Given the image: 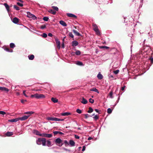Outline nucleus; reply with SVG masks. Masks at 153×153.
<instances>
[{
  "instance_id": "35",
  "label": "nucleus",
  "mask_w": 153,
  "mask_h": 153,
  "mask_svg": "<svg viewBox=\"0 0 153 153\" xmlns=\"http://www.w3.org/2000/svg\"><path fill=\"white\" fill-rule=\"evenodd\" d=\"M75 53L77 55H79L81 54V52L79 50H76Z\"/></svg>"
},
{
  "instance_id": "42",
  "label": "nucleus",
  "mask_w": 153,
  "mask_h": 153,
  "mask_svg": "<svg viewBox=\"0 0 153 153\" xmlns=\"http://www.w3.org/2000/svg\"><path fill=\"white\" fill-rule=\"evenodd\" d=\"M47 145L48 147L50 146L51 144V142L49 140H48L47 141Z\"/></svg>"
},
{
  "instance_id": "53",
  "label": "nucleus",
  "mask_w": 153,
  "mask_h": 153,
  "mask_svg": "<svg viewBox=\"0 0 153 153\" xmlns=\"http://www.w3.org/2000/svg\"><path fill=\"white\" fill-rule=\"evenodd\" d=\"M46 27V26L45 25H42L41 26V28L42 29H44Z\"/></svg>"
},
{
  "instance_id": "24",
  "label": "nucleus",
  "mask_w": 153,
  "mask_h": 153,
  "mask_svg": "<svg viewBox=\"0 0 153 153\" xmlns=\"http://www.w3.org/2000/svg\"><path fill=\"white\" fill-rule=\"evenodd\" d=\"M48 12L50 13L53 14L55 15L56 13V11H54L52 9L48 11Z\"/></svg>"
},
{
  "instance_id": "56",
  "label": "nucleus",
  "mask_w": 153,
  "mask_h": 153,
  "mask_svg": "<svg viewBox=\"0 0 153 153\" xmlns=\"http://www.w3.org/2000/svg\"><path fill=\"white\" fill-rule=\"evenodd\" d=\"M53 133L54 135L57 134H59V131H54L53 132Z\"/></svg>"
},
{
  "instance_id": "13",
  "label": "nucleus",
  "mask_w": 153,
  "mask_h": 153,
  "mask_svg": "<svg viewBox=\"0 0 153 153\" xmlns=\"http://www.w3.org/2000/svg\"><path fill=\"white\" fill-rule=\"evenodd\" d=\"M72 31L75 35L78 36H81V35L77 31H76V30H72Z\"/></svg>"
},
{
  "instance_id": "28",
  "label": "nucleus",
  "mask_w": 153,
  "mask_h": 153,
  "mask_svg": "<svg viewBox=\"0 0 153 153\" xmlns=\"http://www.w3.org/2000/svg\"><path fill=\"white\" fill-rule=\"evenodd\" d=\"M36 143L38 145H40L41 143V138H40L38 139L36 141Z\"/></svg>"
},
{
  "instance_id": "62",
  "label": "nucleus",
  "mask_w": 153,
  "mask_h": 153,
  "mask_svg": "<svg viewBox=\"0 0 153 153\" xmlns=\"http://www.w3.org/2000/svg\"><path fill=\"white\" fill-rule=\"evenodd\" d=\"M125 87H126V86H124L122 87L121 88V90L122 91H123L124 90Z\"/></svg>"
},
{
  "instance_id": "55",
  "label": "nucleus",
  "mask_w": 153,
  "mask_h": 153,
  "mask_svg": "<svg viewBox=\"0 0 153 153\" xmlns=\"http://www.w3.org/2000/svg\"><path fill=\"white\" fill-rule=\"evenodd\" d=\"M0 114L4 115L6 114V113L4 111H0Z\"/></svg>"
},
{
  "instance_id": "3",
  "label": "nucleus",
  "mask_w": 153,
  "mask_h": 153,
  "mask_svg": "<svg viewBox=\"0 0 153 153\" xmlns=\"http://www.w3.org/2000/svg\"><path fill=\"white\" fill-rule=\"evenodd\" d=\"M27 16L29 18H32L33 19H36V16L34 15L31 14L30 12H27Z\"/></svg>"
},
{
  "instance_id": "5",
  "label": "nucleus",
  "mask_w": 153,
  "mask_h": 153,
  "mask_svg": "<svg viewBox=\"0 0 153 153\" xmlns=\"http://www.w3.org/2000/svg\"><path fill=\"white\" fill-rule=\"evenodd\" d=\"M55 41L57 45V47L58 49H60V42L58 39H55Z\"/></svg>"
},
{
  "instance_id": "14",
  "label": "nucleus",
  "mask_w": 153,
  "mask_h": 153,
  "mask_svg": "<svg viewBox=\"0 0 153 153\" xmlns=\"http://www.w3.org/2000/svg\"><path fill=\"white\" fill-rule=\"evenodd\" d=\"M19 19L16 17H15L13 19V22L15 24L19 22Z\"/></svg>"
},
{
  "instance_id": "22",
  "label": "nucleus",
  "mask_w": 153,
  "mask_h": 153,
  "mask_svg": "<svg viewBox=\"0 0 153 153\" xmlns=\"http://www.w3.org/2000/svg\"><path fill=\"white\" fill-rule=\"evenodd\" d=\"M51 100L54 103H56L58 102V100L57 99L53 97L51 98Z\"/></svg>"
},
{
  "instance_id": "29",
  "label": "nucleus",
  "mask_w": 153,
  "mask_h": 153,
  "mask_svg": "<svg viewBox=\"0 0 153 153\" xmlns=\"http://www.w3.org/2000/svg\"><path fill=\"white\" fill-rule=\"evenodd\" d=\"M93 111V110L91 107H89V110L87 111V112L89 113H91Z\"/></svg>"
},
{
  "instance_id": "59",
  "label": "nucleus",
  "mask_w": 153,
  "mask_h": 153,
  "mask_svg": "<svg viewBox=\"0 0 153 153\" xmlns=\"http://www.w3.org/2000/svg\"><path fill=\"white\" fill-rule=\"evenodd\" d=\"M48 36L50 37H52L53 36L52 34L51 33H49L48 34Z\"/></svg>"
},
{
  "instance_id": "58",
  "label": "nucleus",
  "mask_w": 153,
  "mask_h": 153,
  "mask_svg": "<svg viewBox=\"0 0 153 153\" xmlns=\"http://www.w3.org/2000/svg\"><path fill=\"white\" fill-rule=\"evenodd\" d=\"M25 91H23V94L26 97H28V96L25 93Z\"/></svg>"
},
{
  "instance_id": "61",
  "label": "nucleus",
  "mask_w": 153,
  "mask_h": 153,
  "mask_svg": "<svg viewBox=\"0 0 153 153\" xmlns=\"http://www.w3.org/2000/svg\"><path fill=\"white\" fill-rule=\"evenodd\" d=\"M85 146H84L83 147V148H82V151H84L85 150Z\"/></svg>"
},
{
  "instance_id": "30",
  "label": "nucleus",
  "mask_w": 153,
  "mask_h": 153,
  "mask_svg": "<svg viewBox=\"0 0 153 153\" xmlns=\"http://www.w3.org/2000/svg\"><path fill=\"white\" fill-rule=\"evenodd\" d=\"M47 119L48 120L54 121L55 117H48L47 118Z\"/></svg>"
},
{
  "instance_id": "11",
  "label": "nucleus",
  "mask_w": 153,
  "mask_h": 153,
  "mask_svg": "<svg viewBox=\"0 0 153 153\" xmlns=\"http://www.w3.org/2000/svg\"><path fill=\"white\" fill-rule=\"evenodd\" d=\"M4 5L5 6L7 12H9L10 11V7L9 6V5L7 4V3H4Z\"/></svg>"
},
{
  "instance_id": "21",
  "label": "nucleus",
  "mask_w": 153,
  "mask_h": 153,
  "mask_svg": "<svg viewBox=\"0 0 153 153\" xmlns=\"http://www.w3.org/2000/svg\"><path fill=\"white\" fill-rule=\"evenodd\" d=\"M69 144L71 146H75V143L72 140H70L69 141Z\"/></svg>"
},
{
  "instance_id": "10",
  "label": "nucleus",
  "mask_w": 153,
  "mask_h": 153,
  "mask_svg": "<svg viewBox=\"0 0 153 153\" xmlns=\"http://www.w3.org/2000/svg\"><path fill=\"white\" fill-rule=\"evenodd\" d=\"M33 131V132L36 135H39L40 136H41V135H42V134H40L39 131H38L36 130H34Z\"/></svg>"
},
{
  "instance_id": "9",
  "label": "nucleus",
  "mask_w": 153,
  "mask_h": 153,
  "mask_svg": "<svg viewBox=\"0 0 153 153\" xmlns=\"http://www.w3.org/2000/svg\"><path fill=\"white\" fill-rule=\"evenodd\" d=\"M0 90L4 91L7 92H8L9 91V90L7 88L1 87H0Z\"/></svg>"
},
{
  "instance_id": "54",
  "label": "nucleus",
  "mask_w": 153,
  "mask_h": 153,
  "mask_svg": "<svg viewBox=\"0 0 153 153\" xmlns=\"http://www.w3.org/2000/svg\"><path fill=\"white\" fill-rule=\"evenodd\" d=\"M17 4L20 7H22L23 6V5L22 4L20 3L19 2H17Z\"/></svg>"
},
{
  "instance_id": "25",
  "label": "nucleus",
  "mask_w": 153,
  "mask_h": 153,
  "mask_svg": "<svg viewBox=\"0 0 153 153\" xmlns=\"http://www.w3.org/2000/svg\"><path fill=\"white\" fill-rule=\"evenodd\" d=\"M28 57L30 60H32L34 59V56L33 55H29Z\"/></svg>"
},
{
  "instance_id": "7",
  "label": "nucleus",
  "mask_w": 153,
  "mask_h": 153,
  "mask_svg": "<svg viewBox=\"0 0 153 153\" xmlns=\"http://www.w3.org/2000/svg\"><path fill=\"white\" fill-rule=\"evenodd\" d=\"M66 15L69 17H72L75 19L77 18V16L75 15L72 13H67L66 14Z\"/></svg>"
},
{
  "instance_id": "27",
  "label": "nucleus",
  "mask_w": 153,
  "mask_h": 153,
  "mask_svg": "<svg viewBox=\"0 0 153 153\" xmlns=\"http://www.w3.org/2000/svg\"><path fill=\"white\" fill-rule=\"evenodd\" d=\"M61 114L62 116H68L71 114V113L69 112H66L62 113Z\"/></svg>"
},
{
  "instance_id": "38",
  "label": "nucleus",
  "mask_w": 153,
  "mask_h": 153,
  "mask_svg": "<svg viewBox=\"0 0 153 153\" xmlns=\"http://www.w3.org/2000/svg\"><path fill=\"white\" fill-rule=\"evenodd\" d=\"M52 7L55 10V11H58L59 10L58 7L55 6H52Z\"/></svg>"
},
{
  "instance_id": "1",
  "label": "nucleus",
  "mask_w": 153,
  "mask_h": 153,
  "mask_svg": "<svg viewBox=\"0 0 153 153\" xmlns=\"http://www.w3.org/2000/svg\"><path fill=\"white\" fill-rule=\"evenodd\" d=\"M30 97L32 98L35 97L37 99H40L41 98H44L45 96L43 94H34L31 95Z\"/></svg>"
},
{
  "instance_id": "8",
  "label": "nucleus",
  "mask_w": 153,
  "mask_h": 153,
  "mask_svg": "<svg viewBox=\"0 0 153 153\" xmlns=\"http://www.w3.org/2000/svg\"><path fill=\"white\" fill-rule=\"evenodd\" d=\"M41 142H42V145L43 146L46 145V139L45 138H41Z\"/></svg>"
},
{
  "instance_id": "49",
  "label": "nucleus",
  "mask_w": 153,
  "mask_h": 153,
  "mask_svg": "<svg viewBox=\"0 0 153 153\" xmlns=\"http://www.w3.org/2000/svg\"><path fill=\"white\" fill-rule=\"evenodd\" d=\"M69 36L70 37L74 38V36L71 32H70L69 33Z\"/></svg>"
},
{
  "instance_id": "63",
  "label": "nucleus",
  "mask_w": 153,
  "mask_h": 153,
  "mask_svg": "<svg viewBox=\"0 0 153 153\" xmlns=\"http://www.w3.org/2000/svg\"><path fill=\"white\" fill-rule=\"evenodd\" d=\"M26 100H21V102L22 103H24V102L25 101H26Z\"/></svg>"
},
{
  "instance_id": "17",
  "label": "nucleus",
  "mask_w": 153,
  "mask_h": 153,
  "mask_svg": "<svg viewBox=\"0 0 153 153\" xmlns=\"http://www.w3.org/2000/svg\"><path fill=\"white\" fill-rule=\"evenodd\" d=\"M59 23L64 26H66L67 25L66 23L62 20H60L59 22Z\"/></svg>"
},
{
  "instance_id": "33",
  "label": "nucleus",
  "mask_w": 153,
  "mask_h": 153,
  "mask_svg": "<svg viewBox=\"0 0 153 153\" xmlns=\"http://www.w3.org/2000/svg\"><path fill=\"white\" fill-rule=\"evenodd\" d=\"M96 33V34L97 35H100V32L99 30L98 29L97 30H94Z\"/></svg>"
},
{
  "instance_id": "6",
  "label": "nucleus",
  "mask_w": 153,
  "mask_h": 153,
  "mask_svg": "<svg viewBox=\"0 0 153 153\" xmlns=\"http://www.w3.org/2000/svg\"><path fill=\"white\" fill-rule=\"evenodd\" d=\"M29 117V115H25L23 117H19V120H25L26 119H27L28 117Z\"/></svg>"
},
{
  "instance_id": "15",
  "label": "nucleus",
  "mask_w": 153,
  "mask_h": 153,
  "mask_svg": "<svg viewBox=\"0 0 153 153\" xmlns=\"http://www.w3.org/2000/svg\"><path fill=\"white\" fill-rule=\"evenodd\" d=\"M19 120V118H17L15 119H13L9 120V121L11 122H16Z\"/></svg>"
},
{
  "instance_id": "19",
  "label": "nucleus",
  "mask_w": 153,
  "mask_h": 153,
  "mask_svg": "<svg viewBox=\"0 0 153 153\" xmlns=\"http://www.w3.org/2000/svg\"><path fill=\"white\" fill-rule=\"evenodd\" d=\"M91 91H93L97 92L98 93H99V91L96 88H94L92 89H91L90 90Z\"/></svg>"
},
{
  "instance_id": "26",
  "label": "nucleus",
  "mask_w": 153,
  "mask_h": 153,
  "mask_svg": "<svg viewBox=\"0 0 153 153\" xmlns=\"http://www.w3.org/2000/svg\"><path fill=\"white\" fill-rule=\"evenodd\" d=\"M4 50L6 51H7L8 52H13V50L11 49H10L9 48H5L4 49Z\"/></svg>"
},
{
  "instance_id": "34",
  "label": "nucleus",
  "mask_w": 153,
  "mask_h": 153,
  "mask_svg": "<svg viewBox=\"0 0 153 153\" xmlns=\"http://www.w3.org/2000/svg\"><path fill=\"white\" fill-rule=\"evenodd\" d=\"M10 48H14L15 46V44L13 43H10Z\"/></svg>"
},
{
  "instance_id": "12",
  "label": "nucleus",
  "mask_w": 153,
  "mask_h": 153,
  "mask_svg": "<svg viewBox=\"0 0 153 153\" xmlns=\"http://www.w3.org/2000/svg\"><path fill=\"white\" fill-rule=\"evenodd\" d=\"M81 102L82 103L85 104L87 103L88 101L83 97L82 99V101Z\"/></svg>"
},
{
  "instance_id": "23",
  "label": "nucleus",
  "mask_w": 153,
  "mask_h": 153,
  "mask_svg": "<svg viewBox=\"0 0 153 153\" xmlns=\"http://www.w3.org/2000/svg\"><path fill=\"white\" fill-rule=\"evenodd\" d=\"M13 135V133L12 132H7L6 134V135L7 136L9 137Z\"/></svg>"
},
{
  "instance_id": "46",
  "label": "nucleus",
  "mask_w": 153,
  "mask_h": 153,
  "mask_svg": "<svg viewBox=\"0 0 153 153\" xmlns=\"http://www.w3.org/2000/svg\"><path fill=\"white\" fill-rule=\"evenodd\" d=\"M76 64L79 65H82L83 63L82 62L80 61H77Z\"/></svg>"
},
{
  "instance_id": "57",
  "label": "nucleus",
  "mask_w": 153,
  "mask_h": 153,
  "mask_svg": "<svg viewBox=\"0 0 153 153\" xmlns=\"http://www.w3.org/2000/svg\"><path fill=\"white\" fill-rule=\"evenodd\" d=\"M74 137L76 139H79V137L76 135H75Z\"/></svg>"
},
{
  "instance_id": "41",
  "label": "nucleus",
  "mask_w": 153,
  "mask_h": 153,
  "mask_svg": "<svg viewBox=\"0 0 153 153\" xmlns=\"http://www.w3.org/2000/svg\"><path fill=\"white\" fill-rule=\"evenodd\" d=\"M94 120H96L99 119V117L97 115H95L94 117H93Z\"/></svg>"
},
{
  "instance_id": "60",
  "label": "nucleus",
  "mask_w": 153,
  "mask_h": 153,
  "mask_svg": "<svg viewBox=\"0 0 153 153\" xmlns=\"http://www.w3.org/2000/svg\"><path fill=\"white\" fill-rule=\"evenodd\" d=\"M94 110L97 112L99 114H100V113L99 112V110L97 109H95Z\"/></svg>"
},
{
  "instance_id": "43",
  "label": "nucleus",
  "mask_w": 153,
  "mask_h": 153,
  "mask_svg": "<svg viewBox=\"0 0 153 153\" xmlns=\"http://www.w3.org/2000/svg\"><path fill=\"white\" fill-rule=\"evenodd\" d=\"M13 7L14 9H16L17 10H19V7L17 6L16 5H14Z\"/></svg>"
},
{
  "instance_id": "40",
  "label": "nucleus",
  "mask_w": 153,
  "mask_h": 153,
  "mask_svg": "<svg viewBox=\"0 0 153 153\" xmlns=\"http://www.w3.org/2000/svg\"><path fill=\"white\" fill-rule=\"evenodd\" d=\"M83 115L85 116V119H87L88 117H91L92 116H90V115L88 114H84Z\"/></svg>"
},
{
  "instance_id": "18",
  "label": "nucleus",
  "mask_w": 153,
  "mask_h": 153,
  "mask_svg": "<svg viewBox=\"0 0 153 153\" xmlns=\"http://www.w3.org/2000/svg\"><path fill=\"white\" fill-rule=\"evenodd\" d=\"M92 26L93 30H94L98 29L97 26L96 24H95L94 23L93 24Z\"/></svg>"
},
{
  "instance_id": "37",
  "label": "nucleus",
  "mask_w": 153,
  "mask_h": 153,
  "mask_svg": "<svg viewBox=\"0 0 153 153\" xmlns=\"http://www.w3.org/2000/svg\"><path fill=\"white\" fill-rule=\"evenodd\" d=\"M149 59L151 61V64H152L153 63V57L152 56H150Z\"/></svg>"
},
{
  "instance_id": "4",
  "label": "nucleus",
  "mask_w": 153,
  "mask_h": 153,
  "mask_svg": "<svg viewBox=\"0 0 153 153\" xmlns=\"http://www.w3.org/2000/svg\"><path fill=\"white\" fill-rule=\"evenodd\" d=\"M41 135V137H46L50 138L52 137V135L51 134H47L45 133H42Z\"/></svg>"
},
{
  "instance_id": "2",
  "label": "nucleus",
  "mask_w": 153,
  "mask_h": 153,
  "mask_svg": "<svg viewBox=\"0 0 153 153\" xmlns=\"http://www.w3.org/2000/svg\"><path fill=\"white\" fill-rule=\"evenodd\" d=\"M55 142L56 144L59 146H61L63 144V143H62V140L59 138L56 139Z\"/></svg>"
},
{
  "instance_id": "50",
  "label": "nucleus",
  "mask_w": 153,
  "mask_h": 153,
  "mask_svg": "<svg viewBox=\"0 0 153 153\" xmlns=\"http://www.w3.org/2000/svg\"><path fill=\"white\" fill-rule=\"evenodd\" d=\"M119 71H120L119 70H117L116 71H114V73L115 74H117L119 72Z\"/></svg>"
},
{
  "instance_id": "39",
  "label": "nucleus",
  "mask_w": 153,
  "mask_h": 153,
  "mask_svg": "<svg viewBox=\"0 0 153 153\" xmlns=\"http://www.w3.org/2000/svg\"><path fill=\"white\" fill-rule=\"evenodd\" d=\"M112 112V110H111L110 108H108L107 109V112L109 114H111V113Z\"/></svg>"
},
{
  "instance_id": "48",
  "label": "nucleus",
  "mask_w": 153,
  "mask_h": 153,
  "mask_svg": "<svg viewBox=\"0 0 153 153\" xmlns=\"http://www.w3.org/2000/svg\"><path fill=\"white\" fill-rule=\"evenodd\" d=\"M89 102H90L91 103H93L94 102V100L93 99H92L91 98H90L89 99Z\"/></svg>"
},
{
  "instance_id": "52",
  "label": "nucleus",
  "mask_w": 153,
  "mask_h": 153,
  "mask_svg": "<svg viewBox=\"0 0 153 153\" xmlns=\"http://www.w3.org/2000/svg\"><path fill=\"white\" fill-rule=\"evenodd\" d=\"M76 112L79 114H81L82 113L81 110L79 109H78L76 110Z\"/></svg>"
},
{
  "instance_id": "51",
  "label": "nucleus",
  "mask_w": 153,
  "mask_h": 153,
  "mask_svg": "<svg viewBox=\"0 0 153 153\" xmlns=\"http://www.w3.org/2000/svg\"><path fill=\"white\" fill-rule=\"evenodd\" d=\"M42 36L44 38H46L47 36V35L45 33H43L42 35Z\"/></svg>"
},
{
  "instance_id": "20",
  "label": "nucleus",
  "mask_w": 153,
  "mask_h": 153,
  "mask_svg": "<svg viewBox=\"0 0 153 153\" xmlns=\"http://www.w3.org/2000/svg\"><path fill=\"white\" fill-rule=\"evenodd\" d=\"M97 77L99 79H101L103 78L102 75L100 72L97 75Z\"/></svg>"
},
{
  "instance_id": "16",
  "label": "nucleus",
  "mask_w": 153,
  "mask_h": 153,
  "mask_svg": "<svg viewBox=\"0 0 153 153\" xmlns=\"http://www.w3.org/2000/svg\"><path fill=\"white\" fill-rule=\"evenodd\" d=\"M78 44V42L76 41H73L72 42V45L73 47L76 46Z\"/></svg>"
},
{
  "instance_id": "45",
  "label": "nucleus",
  "mask_w": 153,
  "mask_h": 153,
  "mask_svg": "<svg viewBox=\"0 0 153 153\" xmlns=\"http://www.w3.org/2000/svg\"><path fill=\"white\" fill-rule=\"evenodd\" d=\"M100 48H106L107 49L109 48L108 47L105 46H101L100 47Z\"/></svg>"
},
{
  "instance_id": "64",
  "label": "nucleus",
  "mask_w": 153,
  "mask_h": 153,
  "mask_svg": "<svg viewBox=\"0 0 153 153\" xmlns=\"http://www.w3.org/2000/svg\"><path fill=\"white\" fill-rule=\"evenodd\" d=\"M64 150L66 151H68V152H70V150L69 149H66V148H64Z\"/></svg>"
},
{
  "instance_id": "47",
  "label": "nucleus",
  "mask_w": 153,
  "mask_h": 153,
  "mask_svg": "<svg viewBox=\"0 0 153 153\" xmlns=\"http://www.w3.org/2000/svg\"><path fill=\"white\" fill-rule=\"evenodd\" d=\"M113 95V92L112 91H111L109 93V95L110 96V97L111 98H113V97L112 96Z\"/></svg>"
},
{
  "instance_id": "31",
  "label": "nucleus",
  "mask_w": 153,
  "mask_h": 153,
  "mask_svg": "<svg viewBox=\"0 0 153 153\" xmlns=\"http://www.w3.org/2000/svg\"><path fill=\"white\" fill-rule=\"evenodd\" d=\"M64 120V119H59L58 118H57L56 117H55V120L54 121H63Z\"/></svg>"
},
{
  "instance_id": "44",
  "label": "nucleus",
  "mask_w": 153,
  "mask_h": 153,
  "mask_svg": "<svg viewBox=\"0 0 153 153\" xmlns=\"http://www.w3.org/2000/svg\"><path fill=\"white\" fill-rule=\"evenodd\" d=\"M43 19L45 21H48L49 19V18L45 16L43 17Z\"/></svg>"
},
{
  "instance_id": "32",
  "label": "nucleus",
  "mask_w": 153,
  "mask_h": 153,
  "mask_svg": "<svg viewBox=\"0 0 153 153\" xmlns=\"http://www.w3.org/2000/svg\"><path fill=\"white\" fill-rule=\"evenodd\" d=\"M64 143L65 144V146H67L69 145L68 142L66 140H64L63 144Z\"/></svg>"
},
{
  "instance_id": "36",
  "label": "nucleus",
  "mask_w": 153,
  "mask_h": 153,
  "mask_svg": "<svg viewBox=\"0 0 153 153\" xmlns=\"http://www.w3.org/2000/svg\"><path fill=\"white\" fill-rule=\"evenodd\" d=\"M34 113V112L33 111H28L25 112L24 114H33Z\"/></svg>"
}]
</instances>
